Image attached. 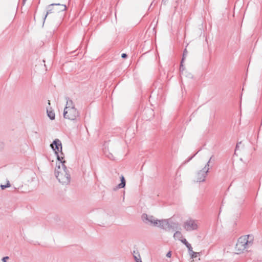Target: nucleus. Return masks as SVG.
Masks as SVG:
<instances>
[{"mask_svg": "<svg viewBox=\"0 0 262 262\" xmlns=\"http://www.w3.org/2000/svg\"><path fill=\"white\" fill-rule=\"evenodd\" d=\"M181 241L182 243H183L186 247L188 248V251L189 253L191 255V256H193V254H198L199 253L193 252L192 250V248L191 245L187 241L185 238H183L181 239Z\"/></svg>", "mask_w": 262, "mask_h": 262, "instance_id": "9", "label": "nucleus"}, {"mask_svg": "<svg viewBox=\"0 0 262 262\" xmlns=\"http://www.w3.org/2000/svg\"><path fill=\"white\" fill-rule=\"evenodd\" d=\"M168 0H163V2H164V3H165L166 1H167Z\"/></svg>", "mask_w": 262, "mask_h": 262, "instance_id": "31", "label": "nucleus"}, {"mask_svg": "<svg viewBox=\"0 0 262 262\" xmlns=\"http://www.w3.org/2000/svg\"><path fill=\"white\" fill-rule=\"evenodd\" d=\"M134 258L136 262H142L141 258H138L136 256H134Z\"/></svg>", "mask_w": 262, "mask_h": 262, "instance_id": "25", "label": "nucleus"}, {"mask_svg": "<svg viewBox=\"0 0 262 262\" xmlns=\"http://www.w3.org/2000/svg\"><path fill=\"white\" fill-rule=\"evenodd\" d=\"M209 169V168L205 169V167H204L202 170L199 171L196 173V181L199 182L205 181Z\"/></svg>", "mask_w": 262, "mask_h": 262, "instance_id": "7", "label": "nucleus"}, {"mask_svg": "<svg viewBox=\"0 0 262 262\" xmlns=\"http://www.w3.org/2000/svg\"><path fill=\"white\" fill-rule=\"evenodd\" d=\"M212 157H213V156L209 159V161H208L207 164L205 165V166L204 167H205V169H207V168H209V163L211 162V161L212 160Z\"/></svg>", "mask_w": 262, "mask_h": 262, "instance_id": "21", "label": "nucleus"}, {"mask_svg": "<svg viewBox=\"0 0 262 262\" xmlns=\"http://www.w3.org/2000/svg\"><path fill=\"white\" fill-rule=\"evenodd\" d=\"M184 70H185V68L184 67L183 63H182V61H181V62L180 67V73H182Z\"/></svg>", "mask_w": 262, "mask_h": 262, "instance_id": "22", "label": "nucleus"}, {"mask_svg": "<svg viewBox=\"0 0 262 262\" xmlns=\"http://www.w3.org/2000/svg\"><path fill=\"white\" fill-rule=\"evenodd\" d=\"M47 113L48 116L51 120H53L55 119V113L51 108H47Z\"/></svg>", "mask_w": 262, "mask_h": 262, "instance_id": "11", "label": "nucleus"}, {"mask_svg": "<svg viewBox=\"0 0 262 262\" xmlns=\"http://www.w3.org/2000/svg\"><path fill=\"white\" fill-rule=\"evenodd\" d=\"M183 227L187 231H190L197 229L198 226L195 221L193 220H189L185 221L184 223Z\"/></svg>", "mask_w": 262, "mask_h": 262, "instance_id": "6", "label": "nucleus"}, {"mask_svg": "<svg viewBox=\"0 0 262 262\" xmlns=\"http://www.w3.org/2000/svg\"><path fill=\"white\" fill-rule=\"evenodd\" d=\"M167 225H168V220H158V225L157 226L162 229H165L167 227Z\"/></svg>", "mask_w": 262, "mask_h": 262, "instance_id": "10", "label": "nucleus"}, {"mask_svg": "<svg viewBox=\"0 0 262 262\" xmlns=\"http://www.w3.org/2000/svg\"><path fill=\"white\" fill-rule=\"evenodd\" d=\"M10 184L9 181H7V183L6 185H1V188L2 190H4L5 189L10 187Z\"/></svg>", "mask_w": 262, "mask_h": 262, "instance_id": "18", "label": "nucleus"}, {"mask_svg": "<svg viewBox=\"0 0 262 262\" xmlns=\"http://www.w3.org/2000/svg\"><path fill=\"white\" fill-rule=\"evenodd\" d=\"M63 117L66 119L75 120L79 117V113L76 108L64 110Z\"/></svg>", "mask_w": 262, "mask_h": 262, "instance_id": "5", "label": "nucleus"}, {"mask_svg": "<svg viewBox=\"0 0 262 262\" xmlns=\"http://www.w3.org/2000/svg\"><path fill=\"white\" fill-rule=\"evenodd\" d=\"M187 53H188V52H187V50L185 49L183 51V57H182V58L181 60L182 63H183V62L185 60V58L187 55Z\"/></svg>", "mask_w": 262, "mask_h": 262, "instance_id": "19", "label": "nucleus"}, {"mask_svg": "<svg viewBox=\"0 0 262 262\" xmlns=\"http://www.w3.org/2000/svg\"><path fill=\"white\" fill-rule=\"evenodd\" d=\"M67 10L65 5L54 3L47 7V11L43 17V23L47 18L50 21L55 23L56 25H59L63 18V12Z\"/></svg>", "mask_w": 262, "mask_h": 262, "instance_id": "1", "label": "nucleus"}, {"mask_svg": "<svg viewBox=\"0 0 262 262\" xmlns=\"http://www.w3.org/2000/svg\"><path fill=\"white\" fill-rule=\"evenodd\" d=\"M71 108H75L73 101L69 98L67 99L66 106L64 110H68Z\"/></svg>", "mask_w": 262, "mask_h": 262, "instance_id": "13", "label": "nucleus"}, {"mask_svg": "<svg viewBox=\"0 0 262 262\" xmlns=\"http://www.w3.org/2000/svg\"><path fill=\"white\" fill-rule=\"evenodd\" d=\"M195 155L196 154L193 155L192 156L190 157L187 160L185 161L184 164L189 162L195 156Z\"/></svg>", "mask_w": 262, "mask_h": 262, "instance_id": "24", "label": "nucleus"}, {"mask_svg": "<svg viewBox=\"0 0 262 262\" xmlns=\"http://www.w3.org/2000/svg\"><path fill=\"white\" fill-rule=\"evenodd\" d=\"M66 161L59 162L57 165L56 164V168L55 170V174L58 181L62 184L68 185L70 183L71 180V176L69 172L65 165Z\"/></svg>", "mask_w": 262, "mask_h": 262, "instance_id": "2", "label": "nucleus"}, {"mask_svg": "<svg viewBox=\"0 0 262 262\" xmlns=\"http://www.w3.org/2000/svg\"><path fill=\"white\" fill-rule=\"evenodd\" d=\"M127 57V55L126 53H123L121 54V57L122 58H126Z\"/></svg>", "mask_w": 262, "mask_h": 262, "instance_id": "26", "label": "nucleus"}, {"mask_svg": "<svg viewBox=\"0 0 262 262\" xmlns=\"http://www.w3.org/2000/svg\"><path fill=\"white\" fill-rule=\"evenodd\" d=\"M171 256V251H169L167 254H166V256L167 257H170Z\"/></svg>", "mask_w": 262, "mask_h": 262, "instance_id": "27", "label": "nucleus"}, {"mask_svg": "<svg viewBox=\"0 0 262 262\" xmlns=\"http://www.w3.org/2000/svg\"><path fill=\"white\" fill-rule=\"evenodd\" d=\"M9 259V256H5V257H4L2 259V260L3 262H6L7 260H8Z\"/></svg>", "mask_w": 262, "mask_h": 262, "instance_id": "23", "label": "nucleus"}, {"mask_svg": "<svg viewBox=\"0 0 262 262\" xmlns=\"http://www.w3.org/2000/svg\"><path fill=\"white\" fill-rule=\"evenodd\" d=\"M253 236L252 235H246L239 237L235 246L237 253L242 252L253 243Z\"/></svg>", "mask_w": 262, "mask_h": 262, "instance_id": "3", "label": "nucleus"}, {"mask_svg": "<svg viewBox=\"0 0 262 262\" xmlns=\"http://www.w3.org/2000/svg\"><path fill=\"white\" fill-rule=\"evenodd\" d=\"M48 103H49V104H50V102L49 100Z\"/></svg>", "mask_w": 262, "mask_h": 262, "instance_id": "32", "label": "nucleus"}, {"mask_svg": "<svg viewBox=\"0 0 262 262\" xmlns=\"http://www.w3.org/2000/svg\"><path fill=\"white\" fill-rule=\"evenodd\" d=\"M144 113L145 114L149 113L151 116L154 115V110L152 109H151V108H147V109L144 110Z\"/></svg>", "mask_w": 262, "mask_h": 262, "instance_id": "17", "label": "nucleus"}, {"mask_svg": "<svg viewBox=\"0 0 262 262\" xmlns=\"http://www.w3.org/2000/svg\"><path fill=\"white\" fill-rule=\"evenodd\" d=\"M25 1H26V0H23L24 2H25Z\"/></svg>", "mask_w": 262, "mask_h": 262, "instance_id": "33", "label": "nucleus"}, {"mask_svg": "<svg viewBox=\"0 0 262 262\" xmlns=\"http://www.w3.org/2000/svg\"><path fill=\"white\" fill-rule=\"evenodd\" d=\"M212 157H213V156L209 159V161H208L207 164L205 165V166L204 167H205V169H207V168H209V163L211 162V161L212 160Z\"/></svg>", "mask_w": 262, "mask_h": 262, "instance_id": "20", "label": "nucleus"}, {"mask_svg": "<svg viewBox=\"0 0 262 262\" xmlns=\"http://www.w3.org/2000/svg\"><path fill=\"white\" fill-rule=\"evenodd\" d=\"M197 255H198V254H193V257H192V256H191V257H192V258L196 257L197 256Z\"/></svg>", "mask_w": 262, "mask_h": 262, "instance_id": "29", "label": "nucleus"}, {"mask_svg": "<svg viewBox=\"0 0 262 262\" xmlns=\"http://www.w3.org/2000/svg\"><path fill=\"white\" fill-rule=\"evenodd\" d=\"M173 237L174 238H178V239L181 241V238L182 237V234L181 232L178 231H176L173 235Z\"/></svg>", "mask_w": 262, "mask_h": 262, "instance_id": "16", "label": "nucleus"}, {"mask_svg": "<svg viewBox=\"0 0 262 262\" xmlns=\"http://www.w3.org/2000/svg\"><path fill=\"white\" fill-rule=\"evenodd\" d=\"M178 223H174V222H168V225H167V228H168L169 229H171L173 230L177 229L178 227Z\"/></svg>", "mask_w": 262, "mask_h": 262, "instance_id": "14", "label": "nucleus"}, {"mask_svg": "<svg viewBox=\"0 0 262 262\" xmlns=\"http://www.w3.org/2000/svg\"><path fill=\"white\" fill-rule=\"evenodd\" d=\"M141 217L143 221L146 223H150L151 224H154L155 226L158 225V220H155L153 216H148L147 214L143 213Z\"/></svg>", "mask_w": 262, "mask_h": 262, "instance_id": "8", "label": "nucleus"}, {"mask_svg": "<svg viewBox=\"0 0 262 262\" xmlns=\"http://www.w3.org/2000/svg\"><path fill=\"white\" fill-rule=\"evenodd\" d=\"M238 146V144H237L236 146V149L237 148Z\"/></svg>", "mask_w": 262, "mask_h": 262, "instance_id": "30", "label": "nucleus"}, {"mask_svg": "<svg viewBox=\"0 0 262 262\" xmlns=\"http://www.w3.org/2000/svg\"><path fill=\"white\" fill-rule=\"evenodd\" d=\"M120 181L121 183L117 186V188L119 189L124 188L126 185L125 179L123 175H121L120 177Z\"/></svg>", "mask_w": 262, "mask_h": 262, "instance_id": "12", "label": "nucleus"}, {"mask_svg": "<svg viewBox=\"0 0 262 262\" xmlns=\"http://www.w3.org/2000/svg\"><path fill=\"white\" fill-rule=\"evenodd\" d=\"M50 146L53 150L54 151L58 161L59 162L63 161L64 154L62 151L61 142L59 139H56L53 141Z\"/></svg>", "mask_w": 262, "mask_h": 262, "instance_id": "4", "label": "nucleus"}, {"mask_svg": "<svg viewBox=\"0 0 262 262\" xmlns=\"http://www.w3.org/2000/svg\"><path fill=\"white\" fill-rule=\"evenodd\" d=\"M104 153L105 155V156L107 157H108V158H109L110 159H111V160H114L115 157H114V155L112 154L109 152L108 151H107L106 150V149H105L104 150Z\"/></svg>", "mask_w": 262, "mask_h": 262, "instance_id": "15", "label": "nucleus"}, {"mask_svg": "<svg viewBox=\"0 0 262 262\" xmlns=\"http://www.w3.org/2000/svg\"><path fill=\"white\" fill-rule=\"evenodd\" d=\"M55 7L57 9H58V10H60V7L59 6H55Z\"/></svg>", "mask_w": 262, "mask_h": 262, "instance_id": "28", "label": "nucleus"}]
</instances>
